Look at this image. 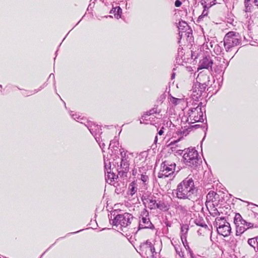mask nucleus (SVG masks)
Masks as SVG:
<instances>
[{"label":"nucleus","mask_w":258,"mask_h":258,"mask_svg":"<svg viewBox=\"0 0 258 258\" xmlns=\"http://www.w3.org/2000/svg\"><path fill=\"white\" fill-rule=\"evenodd\" d=\"M184 151L182 150H176L175 153L177 155H181Z\"/></svg>","instance_id":"79ce46f5"},{"label":"nucleus","mask_w":258,"mask_h":258,"mask_svg":"<svg viewBox=\"0 0 258 258\" xmlns=\"http://www.w3.org/2000/svg\"><path fill=\"white\" fill-rule=\"evenodd\" d=\"M111 214L109 220L110 223L116 227L119 226L120 228H125L131 224L134 218L132 215L128 213L117 215L115 212Z\"/></svg>","instance_id":"f03ea898"},{"label":"nucleus","mask_w":258,"mask_h":258,"mask_svg":"<svg viewBox=\"0 0 258 258\" xmlns=\"http://www.w3.org/2000/svg\"><path fill=\"white\" fill-rule=\"evenodd\" d=\"M183 155V160L185 164L191 167H196L202 162L199 157L198 151L194 148H188Z\"/></svg>","instance_id":"39448f33"},{"label":"nucleus","mask_w":258,"mask_h":258,"mask_svg":"<svg viewBox=\"0 0 258 258\" xmlns=\"http://www.w3.org/2000/svg\"><path fill=\"white\" fill-rule=\"evenodd\" d=\"M120 160L117 164L116 169L118 174L120 176H126V173L129 171L131 157L127 151L120 150Z\"/></svg>","instance_id":"20e7f679"},{"label":"nucleus","mask_w":258,"mask_h":258,"mask_svg":"<svg viewBox=\"0 0 258 258\" xmlns=\"http://www.w3.org/2000/svg\"><path fill=\"white\" fill-rule=\"evenodd\" d=\"M107 175H106V180L110 184L114 180V179H117V176H116L115 173L111 172L110 171H107Z\"/></svg>","instance_id":"b1692460"},{"label":"nucleus","mask_w":258,"mask_h":258,"mask_svg":"<svg viewBox=\"0 0 258 258\" xmlns=\"http://www.w3.org/2000/svg\"><path fill=\"white\" fill-rule=\"evenodd\" d=\"M179 49H178V57H177V60H178V58L179 56H180L181 55H182V52L181 51H179Z\"/></svg>","instance_id":"de8ad7c7"},{"label":"nucleus","mask_w":258,"mask_h":258,"mask_svg":"<svg viewBox=\"0 0 258 258\" xmlns=\"http://www.w3.org/2000/svg\"><path fill=\"white\" fill-rule=\"evenodd\" d=\"M234 223L236 225V235L237 236L240 235L247 229L254 227L253 223L246 222L239 213L235 214Z\"/></svg>","instance_id":"423d86ee"},{"label":"nucleus","mask_w":258,"mask_h":258,"mask_svg":"<svg viewBox=\"0 0 258 258\" xmlns=\"http://www.w3.org/2000/svg\"><path fill=\"white\" fill-rule=\"evenodd\" d=\"M209 8H204V10L202 12V15L199 17L198 19L199 20H201L202 19L204 18L205 17L207 16L208 14V9Z\"/></svg>","instance_id":"2f4dec72"},{"label":"nucleus","mask_w":258,"mask_h":258,"mask_svg":"<svg viewBox=\"0 0 258 258\" xmlns=\"http://www.w3.org/2000/svg\"><path fill=\"white\" fill-rule=\"evenodd\" d=\"M110 13H114L115 17L117 19H119L121 17L122 10L119 7L113 8L110 11Z\"/></svg>","instance_id":"bb28decb"},{"label":"nucleus","mask_w":258,"mask_h":258,"mask_svg":"<svg viewBox=\"0 0 258 258\" xmlns=\"http://www.w3.org/2000/svg\"><path fill=\"white\" fill-rule=\"evenodd\" d=\"M95 1H96V0H90V2H91L92 4H94V3H95Z\"/></svg>","instance_id":"6e6d98bb"},{"label":"nucleus","mask_w":258,"mask_h":258,"mask_svg":"<svg viewBox=\"0 0 258 258\" xmlns=\"http://www.w3.org/2000/svg\"><path fill=\"white\" fill-rule=\"evenodd\" d=\"M170 101L174 105H177L182 101V99L175 97H172L170 99Z\"/></svg>","instance_id":"c9c22d12"},{"label":"nucleus","mask_w":258,"mask_h":258,"mask_svg":"<svg viewBox=\"0 0 258 258\" xmlns=\"http://www.w3.org/2000/svg\"><path fill=\"white\" fill-rule=\"evenodd\" d=\"M180 170V168L178 167L176 172L177 173Z\"/></svg>","instance_id":"4d7b16f0"},{"label":"nucleus","mask_w":258,"mask_h":258,"mask_svg":"<svg viewBox=\"0 0 258 258\" xmlns=\"http://www.w3.org/2000/svg\"><path fill=\"white\" fill-rule=\"evenodd\" d=\"M195 223L198 226L205 228H208L207 225L205 223L203 219H196L195 221Z\"/></svg>","instance_id":"c85d7f7f"},{"label":"nucleus","mask_w":258,"mask_h":258,"mask_svg":"<svg viewBox=\"0 0 258 258\" xmlns=\"http://www.w3.org/2000/svg\"><path fill=\"white\" fill-rule=\"evenodd\" d=\"M175 249L176 253L177 254H178L179 256L182 257L183 256V253L181 251V249L179 246L178 247L175 246Z\"/></svg>","instance_id":"58836bf2"},{"label":"nucleus","mask_w":258,"mask_h":258,"mask_svg":"<svg viewBox=\"0 0 258 258\" xmlns=\"http://www.w3.org/2000/svg\"><path fill=\"white\" fill-rule=\"evenodd\" d=\"M85 125L95 139L96 137H100V135L102 133L100 126L93 122L87 121Z\"/></svg>","instance_id":"f8f14e48"},{"label":"nucleus","mask_w":258,"mask_h":258,"mask_svg":"<svg viewBox=\"0 0 258 258\" xmlns=\"http://www.w3.org/2000/svg\"><path fill=\"white\" fill-rule=\"evenodd\" d=\"M181 5V2L179 0H176L175 2V6L179 7Z\"/></svg>","instance_id":"a19ab883"},{"label":"nucleus","mask_w":258,"mask_h":258,"mask_svg":"<svg viewBox=\"0 0 258 258\" xmlns=\"http://www.w3.org/2000/svg\"><path fill=\"white\" fill-rule=\"evenodd\" d=\"M96 142L98 143V144L99 145L100 147L101 148H102V149H103V148H105V143L103 142V141L100 139V137H96Z\"/></svg>","instance_id":"473e14b6"},{"label":"nucleus","mask_w":258,"mask_h":258,"mask_svg":"<svg viewBox=\"0 0 258 258\" xmlns=\"http://www.w3.org/2000/svg\"><path fill=\"white\" fill-rule=\"evenodd\" d=\"M236 52H237V51H236V52H234H234H233V53H232V54H233V56H232V58H233V56H234V54L236 53Z\"/></svg>","instance_id":"bf43d9fd"},{"label":"nucleus","mask_w":258,"mask_h":258,"mask_svg":"<svg viewBox=\"0 0 258 258\" xmlns=\"http://www.w3.org/2000/svg\"><path fill=\"white\" fill-rule=\"evenodd\" d=\"M82 231V230H79V231H76V232H73V233H78V232H80V231Z\"/></svg>","instance_id":"052dcab7"},{"label":"nucleus","mask_w":258,"mask_h":258,"mask_svg":"<svg viewBox=\"0 0 258 258\" xmlns=\"http://www.w3.org/2000/svg\"><path fill=\"white\" fill-rule=\"evenodd\" d=\"M210 44L211 45V47H213V44H212L211 42L210 43Z\"/></svg>","instance_id":"680f3d73"},{"label":"nucleus","mask_w":258,"mask_h":258,"mask_svg":"<svg viewBox=\"0 0 258 258\" xmlns=\"http://www.w3.org/2000/svg\"><path fill=\"white\" fill-rule=\"evenodd\" d=\"M213 50L215 54L217 55H220L222 52V48L218 44H216L215 45Z\"/></svg>","instance_id":"c756f323"},{"label":"nucleus","mask_w":258,"mask_h":258,"mask_svg":"<svg viewBox=\"0 0 258 258\" xmlns=\"http://www.w3.org/2000/svg\"><path fill=\"white\" fill-rule=\"evenodd\" d=\"M136 191L137 189H136V187L134 186V184L133 183H132L129 185L128 194L133 196L135 194Z\"/></svg>","instance_id":"7c9ffc66"},{"label":"nucleus","mask_w":258,"mask_h":258,"mask_svg":"<svg viewBox=\"0 0 258 258\" xmlns=\"http://www.w3.org/2000/svg\"><path fill=\"white\" fill-rule=\"evenodd\" d=\"M176 197L179 199L190 200L196 191L193 179L188 176L179 183L176 188Z\"/></svg>","instance_id":"f257e3e1"},{"label":"nucleus","mask_w":258,"mask_h":258,"mask_svg":"<svg viewBox=\"0 0 258 258\" xmlns=\"http://www.w3.org/2000/svg\"><path fill=\"white\" fill-rule=\"evenodd\" d=\"M70 115L74 120H76L78 122H80V120L82 119L80 116L76 113H74L72 111L70 113Z\"/></svg>","instance_id":"f704fd0d"},{"label":"nucleus","mask_w":258,"mask_h":258,"mask_svg":"<svg viewBox=\"0 0 258 258\" xmlns=\"http://www.w3.org/2000/svg\"><path fill=\"white\" fill-rule=\"evenodd\" d=\"M168 130V128L162 126L160 130L158 132V135L159 136L158 138V136H156L154 139V143H157L158 139L160 141H163V140L165 138V132L166 131Z\"/></svg>","instance_id":"6ab92c4d"},{"label":"nucleus","mask_w":258,"mask_h":258,"mask_svg":"<svg viewBox=\"0 0 258 258\" xmlns=\"http://www.w3.org/2000/svg\"><path fill=\"white\" fill-rule=\"evenodd\" d=\"M43 254H44V253L42 254L41 257L42 256V255H43Z\"/></svg>","instance_id":"0e129e2a"},{"label":"nucleus","mask_w":258,"mask_h":258,"mask_svg":"<svg viewBox=\"0 0 258 258\" xmlns=\"http://www.w3.org/2000/svg\"><path fill=\"white\" fill-rule=\"evenodd\" d=\"M176 169V164L175 163H171L169 161H165L161 165L158 177L159 178L168 177L170 175L173 174Z\"/></svg>","instance_id":"6e6552de"},{"label":"nucleus","mask_w":258,"mask_h":258,"mask_svg":"<svg viewBox=\"0 0 258 258\" xmlns=\"http://www.w3.org/2000/svg\"><path fill=\"white\" fill-rule=\"evenodd\" d=\"M179 141L178 140H176V141H174L173 142H171L170 143V144H169V146L170 147V149L172 151V152H175V151L176 150V147H174V146L175 145V143H176L178 141Z\"/></svg>","instance_id":"e433bc0d"},{"label":"nucleus","mask_w":258,"mask_h":258,"mask_svg":"<svg viewBox=\"0 0 258 258\" xmlns=\"http://www.w3.org/2000/svg\"><path fill=\"white\" fill-rule=\"evenodd\" d=\"M241 37L238 33L230 31L224 38V45L226 51L231 52L234 47L241 43Z\"/></svg>","instance_id":"7ed1b4c3"},{"label":"nucleus","mask_w":258,"mask_h":258,"mask_svg":"<svg viewBox=\"0 0 258 258\" xmlns=\"http://www.w3.org/2000/svg\"><path fill=\"white\" fill-rule=\"evenodd\" d=\"M247 243L253 248L255 252H258V236L249 238L247 240Z\"/></svg>","instance_id":"f3484780"},{"label":"nucleus","mask_w":258,"mask_h":258,"mask_svg":"<svg viewBox=\"0 0 258 258\" xmlns=\"http://www.w3.org/2000/svg\"><path fill=\"white\" fill-rule=\"evenodd\" d=\"M113 142L112 141H110V143L109 144V146H111L112 144H113Z\"/></svg>","instance_id":"13d9d810"},{"label":"nucleus","mask_w":258,"mask_h":258,"mask_svg":"<svg viewBox=\"0 0 258 258\" xmlns=\"http://www.w3.org/2000/svg\"><path fill=\"white\" fill-rule=\"evenodd\" d=\"M141 200L145 207H148L151 210L156 209V200L155 197L152 195H149L147 194H144Z\"/></svg>","instance_id":"9b49d317"},{"label":"nucleus","mask_w":258,"mask_h":258,"mask_svg":"<svg viewBox=\"0 0 258 258\" xmlns=\"http://www.w3.org/2000/svg\"><path fill=\"white\" fill-rule=\"evenodd\" d=\"M210 214L213 217H216L218 215H219L220 213L216 208H215L212 210V212H210Z\"/></svg>","instance_id":"4c0bfd02"},{"label":"nucleus","mask_w":258,"mask_h":258,"mask_svg":"<svg viewBox=\"0 0 258 258\" xmlns=\"http://www.w3.org/2000/svg\"><path fill=\"white\" fill-rule=\"evenodd\" d=\"M202 104V102H200L196 107H195V105L192 104L193 106L188 109L187 121H190V123L204 121L203 111L202 107L200 105Z\"/></svg>","instance_id":"0eeeda50"},{"label":"nucleus","mask_w":258,"mask_h":258,"mask_svg":"<svg viewBox=\"0 0 258 258\" xmlns=\"http://www.w3.org/2000/svg\"><path fill=\"white\" fill-rule=\"evenodd\" d=\"M215 193L212 191V192H209V194H208L207 195V198H211L212 197H213V196L214 195Z\"/></svg>","instance_id":"49530a36"},{"label":"nucleus","mask_w":258,"mask_h":258,"mask_svg":"<svg viewBox=\"0 0 258 258\" xmlns=\"http://www.w3.org/2000/svg\"><path fill=\"white\" fill-rule=\"evenodd\" d=\"M94 6V4H93L92 3H90L88 6V10L90 8V9H92Z\"/></svg>","instance_id":"09e8293b"},{"label":"nucleus","mask_w":258,"mask_h":258,"mask_svg":"<svg viewBox=\"0 0 258 258\" xmlns=\"http://www.w3.org/2000/svg\"><path fill=\"white\" fill-rule=\"evenodd\" d=\"M175 77V73H172L171 75V79H173Z\"/></svg>","instance_id":"603ef678"},{"label":"nucleus","mask_w":258,"mask_h":258,"mask_svg":"<svg viewBox=\"0 0 258 258\" xmlns=\"http://www.w3.org/2000/svg\"><path fill=\"white\" fill-rule=\"evenodd\" d=\"M228 66V62L223 60V63H220V65H218L217 67H214L215 72L220 74L224 72L226 68Z\"/></svg>","instance_id":"412c9836"},{"label":"nucleus","mask_w":258,"mask_h":258,"mask_svg":"<svg viewBox=\"0 0 258 258\" xmlns=\"http://www.w3.org/2000/svg\"><path fill=\"white\" fill-rule=\"evenodd\" d=\"M222 1L225 3L227 4L229 2V0H222Z\"/></svg>","instance_id":"3c124183"},{"label":"nucleus","mask_w":258,"mask_h":258,"mask_svg":"<svg viewBox=\"0 0 258 258\" xmlns=\"http://www.w3.org/2000/svg\"><path fill=\"white\" fill-rule=\"evenodd\" d=\"M189 252H190V255H191V256H192V253L190 251Z\"/></svg>","instance_id":"e2e57ef3"},{"label":"nucleus","mask_w":258,"mask_h":258,"mask_svg":"<svg viewBox=\"0 0 258 258\" xmlns=\"http://www.w3.org/2000/svg\"><path fill=\"white\" fill-rule=\"evenodd\" d=\"M216 0H202L201 4L203 8H210L216 4Z\"/></svg>","instance_id":"5701e85b"},{"label":"nucleus","mask_w":258,"mask_h":258,"mask_svg":"<svg viewBox=\"0 0 258 258\" xmlns=\"http://www.w3.org/2000/svg\"><path fill=\"white\" fill-rule=\"evenodd\" d=\"M44 85H45V84H44L43 86H41L39 89H38V90H35L34 91V92L33 93V94L36 93L38 92L39 91H40V90H41V89H42L44 87Z\"/></svg>","instance_id":"c03bdc74"},{"label":"nucleus","mask_w":258,"mask_h":258,"mask_svg":"<svg viewBox=\"0 0 258 258\" xmlns=\"http://www.w3.org/2000/svg\"><path fill=\"white\" fill-rule=\"evenodd\" d=\"M191 57L193 58V54L191 55Z\"/></svg>","instance_id":"69168bd1"},{"label":"nucleus","mask_w":258,"mask_h":258,"mask_svg":"<svg viewBox=\"0 0 258 258\" xmlns=\"http://www.w3.org/2000/svg\"><path fill=\"white\" fill-rule=\"evenodd\" d=\"M227 223H229L226 220L225 217H217L215 219V225L217 229H219L221 227L225 226Z\"/></svg>","instance_id":"aec40b11"},{"label":"nucleus","mask_w":258,"mask_h":258,"mask_svg":"<svg viewBox=\"0 0 258 258\" xmlns=\"http://www.w3.org/2000/svg\"><path fill=\"white\" fill-rule=\"evenodd\" d=\"M206 87L207 85L205 83L202 84L198 82L195 83L192 87V93L191 94L192 99L196 101L201 100V97L203 96V94H206L205 91Z\"/></svg>","instance_id":"9d476101"},{"label":"nucleus","mask_w":258,"mask_h":258,"mask_svg":"<svg viewBox=\"0 0 258 258\" xmlns=\"http://www.w3.org/2000/svg\"><path fill=\"white\" fill-rule=\"evenodd\" d=\"M188 226L187 225H186V224L182 225L181 226L180 237H181V239L183 244H184V240L186 241V235L188 232Z\"/></svg>","instance_id":"4be33fe9"},{"label":"nucleus","mask_w":258,"mask_h":258,"mask_svg":"<svg viewBox=\"0 0 258 258\" xmlns=\"http://www.w3.org/2000/svg\"><path fill=\"white\" fill-rule=\"evenodd\" d=\"M142 247L145 250L147 257H154L155 256V255L157 254L154 246L149 240H147L145 243L143 244Z\"/></svg>","instance_id":"ddd939ff"},{"label":"nucleus","mask_w":258,"mask_h":258,"mask_svg":"<svg viewBox=\"0 0 258 258\" xmlns=\"http://www.w3.org/2000/svg\"><path fill=\"white\" fill-rule=\"evenodd\" d=\"M0 258H1V257H0Z\"/></svg>","instance_id":"338daca9"},{"label":"nucleus","mask_w":258,"mask_h":258,"mask_svg":"<svg viewBox=\"0 0 258 258\" xmlns=\"http://www.w3.org/2000/svg\"><path fill=\"white\" fill-rule=\"evenodd\" d=\"M165 98V97L164 95L162 94V95H161L160 96V97L158 99V100L159 101H162V100H164Z\"/></svg>","instance_id":"a18cd8bd"},{"label":"nucleus","mask_w":258,"mask_h":258,"mask_svg":"<svg viewBox=\"0 0 258 258\" xmlns=\"http://www.w3.org/2000/svg\"><path fill=\"white\" fill-rule=\"evenodd\" d=\"M105 165H104V168H105V172L106 173L107 171H110V163L109 162L108 165H107V163L105 162H104Z\"/></svg>","instance_id":"ea45409f"},{"label":"nucleus","mask_w":258,"mask_h":258,"mask_svg":"<svg viewBox=\"0 0 258 258\" xmlns=\"http://www.w3.org/2000/svg\"><path fill=\"white\" fill-rule=\"evenodd\" d=\"M161 112L160 109H158V106L155 105V106L149 111L145 112L144 114L142 116L140 122L141 123H144L145 120H148V117L155 113H159Z\"/></svg>","instance_id":"2eb2a0df"},{"label":"nucleus","mask_w":258,"mask_h":258,"mask_svg":"<svg viewBox=\"0 0 258 258\" xmlns=\"http://www.w3.org/2000/svg\"><path fill=\"white\" fill-rule=\"evenodd\" d=\"M192 29L190 27L187 28L185 31H183L182 32H179V39H181L182 37H186L189 40H191L192 38Z\"/></svg>","instance_id":"a211bd4d"},{"label":"nucleus","mask_w":258,"mask_h":258,"mask_svg":"<svg viewBox=\"0 0 258 258\" xmlns=\"http://www.w3.org/2000/svg\"><path fill=\"white\" fill-rule=\"evenodd\" d=\"M177 209L181 211H186L185 208L181 205H179L176 208Z\"/></svg>","instance_id":"37998d69"},{"label":"nucleus","mask_w":258,"mask_h":258,"mask_svg":"<svg viewBox=\"0 0 258 258\" xmlns=\"http://www.w3.org/2000/svg\"><path fill=\"white\" fill-rule=\"evenodd\" d=\"M214 60L210 56H206L204 57L200 62L199 67L200 69H212V65Z\"/></svg>","instance_id":"4468645a"},{"label":"nucleus","mask_w":258,"mask_h":258,"mask_svg":"<svg viewBox=\"0 0 258 258\" xmlns=\"http://www.w3.org/2000/svg\"><path fill=\"white\" fill-rule=\"evenodd\" d=\"M140 179L143 181V183H144L145 184H146V182L149 180V177H148V176L146 174V173L145 174L142 173L141 175Z\"/></svg>","instance_id":"72a5a7b5"},{"label":"nucleus","mask_w":258,"mask_h":258,"mask_svg":"<svg viewBox=\"0 0 258 258\" xmlns=\"http://www.w3.org/2000/svg\"><path fill=\"white\" fill-rule=\"evenodd\" d=\"M215 60H214V67H217L218 65H220V63H223V60H225L227 61L224 58H223L221 56H216L214 57Z\"/></svg>","instance_id":"cd10ccee"},{"label":"nucleus","mask_w":258,"mask_h":258,"mask_svg":"<svg viewBox=\"0 0 258 258\" xmlns=\"http://www.w3.org/2000/svg\"><path fill=\"white\" fill-rule=\"evenodd\" d=\"M156 209H159L161 210L166 211L168 210L169 208L167 204H165L164 202L162 201H160L158 202H156Z\"/></svg>","instance_id":"a878e982"},{"label":"nucleus","mask_w":258,"mask_h":258,"mask_svg":"<svg viewBox=\"0 0 258 258\" xmlns=\"http://www.w3.org/2000/svg\"><path fill=\"white\" fill-rule=\"evenodd\" d=\"M199 126H200V125H199V124H196L194 126H192V127H195L197 128V127H199Z\"/></svg>","instance_id":"5fc2aeb1"},{"label":"nucleus","mask_w":258,"mask_h":258,"mask_svg":"<svg viewBox=\"0 0 258 258\" xmlns=\"http://www.w3.org/2000/svg\"><path fill=\"white\" fill-rule=\"evenodd\" d=\"M51 77H52L53 78H54V76L53 74H51L50 75H49V78H51Z\"/></svg>","instance_id":"864d4df0"},{"label":"nucleus","mask_w":258,"mask_h":258,"mask_svg":"<svg viewBox=\"0 0 258 258\" xmlns=\"http://www.w3.org/2000/svg\"><path fill=\"white\" fill-rule=\"evenodd\" d=\"M231 231V228L229 223H227L225 226H223L219 229H217L218 233L224 237L229 235Z\"/></svg>","instance_id":"dca6fc26"},{"label":"nucleus","mask_w":258,"mask_h":258,"mask_svg":"<svg viewBox=\"0 0 258 258\" xmlns=\"http://www.w3.org/2000/svg\"><path fill=\"white\" fill-rule=\"evenodd\" d=\"M189 27V26L188 25L187 23L183 21H179L177 26L179 32H182L183 31H185Z\"/></svg>","instance_id":"393cba45"},{"label":"nucleus","mask_w":258,"mask_h":258,"mask_svg":"<svg viewBox=\"0 0 258 258\" xmlns=\"http://www.w3.org/2000/svg\"><path fill=\"white\" fill-rule=\"evenodd\" d=\"M140 221L139 224V230L142 229H154V225L151 223L149 217V212L144 209L141 212L140 216Z\"/></svg>","instance_id":"1a4fd4ad"},{"label":"nucleus","mask_w":258,"mask_h":258,"mask_svg":"<svg viewBox=\"0 0 258 258\" xmlns=\"http://www.w3.org/2000/svg\"><path fill=\"white\" fill-rule=\"evenodd\" d=\"M255 5L258 7V0H253Z\"/></svg>","instance_id":"8fccbe9b"}]
</instances>
